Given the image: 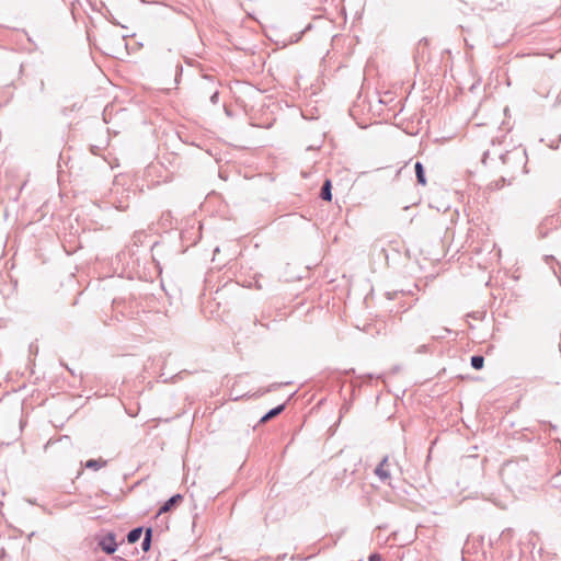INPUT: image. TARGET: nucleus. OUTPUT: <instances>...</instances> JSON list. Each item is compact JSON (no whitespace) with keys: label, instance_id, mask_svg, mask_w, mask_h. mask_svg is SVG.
Wrapping results in <instances>:
<instances>
[{"label":"nucleus","instance_id":"5","mask_svg":"<svg viewBox=\"0 0 561 561\" xmlns=\"http://www.w3.org/2000/svg\"><path fill=\"white\" fill-rule=\"evenodd\" d=\"M284 410V405H278L276 407L275 409L271 410L268 413H266L262 419H261V422L262 423H265L267 421H270L271 419L275 417L276 415H278L282 411Z\"/></svg>","mask_w":561,"mask_h":561},{"label":"nucleus","instance_id":"4","mask_svg":"<svg viewBox=\"0 0 561 561\" xmlns=\"http://www.w3.org/2000/svg\"><path fill=\"white\" fill-rule=\"evenodd\" d=\"M321 197L324 199V201H328L330 202L332 199V194H331V182L329 180L325 181V183L323 184L322 186V190H321Z\"/></svg>","mask_w":561,"mask_h":561},{"label":"nucleus","instance_id":"6","mask_svg":"<svg viewBox=\"0 0 561 561\" xmlns=\"http://www.w3.org/2000/svg\"><path fill=\"white\" fill-rule=\"evenodd\" d=\"M104 466H105V461L101 460V459H99V460L91 459V460H88L85 463L87 468H91L93 470H99L100 468H102Z\"/></svg>","mask_w":561,"mask_h":561},{"label":"nucleus","instance_id":"2","mask_svg":"<svg viewBox=\"0 0 561 561\" xmlns=\"http://www.w3.org/2000/svg\"><path fill=\"white\" fill-rule=\"evenodd\" d=\"M102 550L108 554L115 552L116 542L113 535H108L100 541Z\"/></svg>","mask_w":561,"mask_h":561},{"label":"nucleus","instance_id":"8","mask_svg":"<svg viewBox=\"0 0 561 561\" xmlns=\"http://www.w3.org/2000/svg\"><path fill=\"white\" fill-rule=\"evenodd\" d=\"M471 365L474 369H481L484 365V358L482 356L471 357Z\"/></svg>","mask_w":561,"mask_h":561},{"label":"nucleus","instance_id":"7","mask_svg":"<svg viewBox=\"0 0 561 561\" xmlns=\"http://www.w3.org/2000/svg\"><path fill=\"white\" fill-rule=\"evenodd\" d=\"M141 534H142L141 528L133 529V530L128 534V536H127L128 541H129L130 543H135V542H137V541L140 539Z\"/></svg>","mask_w":561,"mask_h":561},{"label":"nucleus","instance_id":"3","mask_svg":"<svg viewBox=\"0 0 561 561\" xmlns=\"http://www.w3.org/2000/svg\"><path fill=\"white\" fill-rule=\"evenodd\" d=\"M415 173H416L417 182L421 185H426V179H425V174H424V169H423V165H422L421 162H416L415 163Z\"/></svg>","mask_w":561,"mask_h":561},{"label":"nucleus","instance_id":"11","mask_svg":"<svg viewBox=\"0 0 561 561\" xmlns=\"http://www.w3.org/2000/svg\"><path fill=\"white\" fill-rule=\"evenodd\" d=\"M149 541H150V530L147 531V537L144 541V549H147V546H149Z\"/></svg>","mask_w":561,"mask_h":561},{"label":"nucleus","instance_id":"9","mask_svg":"<svg viewBox=\"0 0 561 561\" xmlns=\"http://www.w3.org/2000/svg\"><path fill=\"white\" fill-rule=\"evenodd\" d=\"M376 474L379 476L382 480H386L390 477L389 472L383 467V462L376 468Z\"/></svg>","mask_w":561,"mask_h":561},{"label":"nucleus","instance_id":"10","mask_svg":"<svg viewBox=\"0 0 561 561\" xmlns=\"http://www.w3.org/2000/svg\"><path fill=\"white\" fill-rule=\"evenodd\" d=\"M369 561H382V557L378 553H374L369 557Z\"/></svg>","mask_w":561,"mask_h":561},{"label":"nucleus","instance_id":"1","mask_svg":"<svg viewBox=\"0 0 561 561\" xmlns=\"http://www.w3.org/2000/svg\"><path fill=\"white\" fill-rule=\"evenodd\" d=\"M183 500V496L181 494H175L171 499H169L160 508L158 512V515L164 514L173 510L176 505H179Z\"/></svg>","mask_w":561,"mask_h":561}]
</instances>
